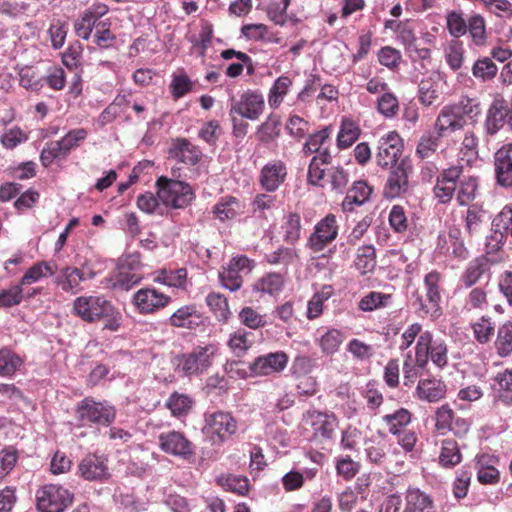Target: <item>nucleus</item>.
I'll return each instance as SVG.
<instances>
[{"mask_svg": "<svg viewBox=\"0 0 512 512\" xmlns=\"http://www.w3.org/2000/svg\"><path fill=\"white\" fill-rule=\"evenodd\" d=\"M443 84H446L445 75L439 71H434L423 78L418 85L419 102L426 107L439 103Z\"/></svg>", "mask_w": 512, "mask_h": 512, "instance_id": "19", "label": "nucleus"}, {"mask_svg": "<svg viewBox=\"0 0 512 512\" xmlns=\"http://www.w3.org/2000/svg\"><path fill=\"white\" fill-rule=\"evenodd\" d=\"M215 351L213 345L196 347L192 352L180 357L179 367L188 376L201 374L211 366Z\"/></svg>", "mask_w": 512, "mask_h": 512, "instance_id": "12", "label": "nucleus"}, {"mask_svg": "<svg viewBox=\"0 0 512 512\" xmlns=\"http://www.w3.org/2000/svg\"><path fill=\"white\" fill-rule=\"evenodd\" d=\"M280 117L270 114L266 121L263 122L256 132L257 139L264 144L274 141L280 135Z\"/></svg>", "mask_w": 512, "mask_h": 512, "instance_id": "48", "label": "nucleus"}, {"mask_svg": "<svg viewBox=\"0 0 512 512\" xmlns=\"http://www.w3.org/2000/svg\"><path fill=\"white\" fill-rule=\"evenodd\" d=\"M244 205L234 196H224L213 206L212 213L221 222L232 220L243 213Z\"/></svg>", "mask_w": 512, "mask_h": 512, "instance_id": "33", "label": "nucleus"}, {"mask_svg": "<svg viewBox=\"0 0 512 512\" xmlns=\"http://www.w3.org/2000/svg\"><path fill=\"white\" fill-rule=\"evenodd\" d=\"M467 31L474 45L484 47L487 44L486 25L482 16L474 15L470 17Z\"/></svg>", "mask_w": 512, "mask_h": 512, "instance_id": "58", "label": "nucleus"}, {"mask_svg": "<svg viewBox=\"0 0 512 512\" xmlns=\"http://www.w3.org/2000/svg\"><path fill=\"white\" fill-rule=\"evenodd\" d=\"M372 192L373 187L366 181L359 180L354 182L342 202V209L346 212L353 211L355 206L365 204L370 199Z\"/></svg>", "mask_w": 512, "mask_h": 512, "instance_id": "29", "label": "nucleus"}, {"mask_svg": "<svg viewBox=\"0 0 512 512\" xmlns=\"http://www.w3.org/2000/svg\"><path fill=\"white\" fill-rule=\"evenodd\" d=\"M292 86V80L290 77L282 75L278 77L268 94L269 106L273 109H277L284 100V97L288 94Z\"/></svg>", "mask_w": 512, "mask_h": 512, "instance_id": "46", "label": "nucleus"}, {"mask_svg": "<svg viewBox=\"0 0 512 512\" xmlns=\"http://www.w3.org/2000/svg\"><path fill=\"white\" fill-rule=\"evenodd\" d=\"M506 118H509L508 106L502 99L494 100L489 107L484 123L485 131L488 135H495L505 124Z\"/></svg>", "mask_w": 512, "mask_h": 512, "instance_id": "27", "label": "nucleus"}, {"mask_svg": "<svg viewBox=\"0 0 512 512\" xmlns=\"http://www.w3.org/2000/svg\"><path fill=\"white\" fill-rule=\"evenodd\" d=\"M459 443L454 438H445L440 443L438 464L444 469H452L462 462Z\"/></svg>", "mask_w": 512, "mask_h": 512, "instance_id": "31", "label": "nucleus"}, {"mask_svg": "<svg viewBox=\"0 0 512 512\" xmlns=\"http://www.w3.org/2000/svg\"><path fill=\"white\" fill-rule=\"evenodd\" d=\"M289 361V357L284 351L270 352L260 355L249 365L253 376H268L282 372Z\"/></svg>", "mask_w": 512, "mask_h": 512, "instance_id": "16", "label": "nucleus"}, {"mask_svg": "<svg viewBox=\"0 0 512 512\" xmlns=\"http://www.w3.org/2000/svg\"><path fill=\"white\" fill-rule=\"evenodd\" d=\"M361 129L358 123L350 118H343L337 135V147L347 149L360 137Z\"/></svg>", "mask_w": 512, "mask_h": 512, "instance_id": "38", "label": "nucleus"}, {"mask_svg": "<svg viewBox=\"0 0 512 512\" xmlns=\"http://www.w3.org/2000/svg\"><path fill=\"white\" fill-rule=\"evenodd\" d=\"M286 273L282 272H268L257 279L252 290L260 294H267L270 296L278 295L282 292L285 285Z\"/></svg>", "mask_w": 512, "mask_h": 512, "instance_id": "30", "label": "nucleus"}, {"mask_svg": "<svg viewBox=\"0 0 512 512\" xmlns=\"http://www.w3.org/2000/svg\"><path fill=\"white\" fill-rule=\"evenodd\" d=\"M155 185L162 204L173 209H183L195 198L192 187L184 181L160 176Z\"/></svg>", "mask_w": 512, "mask_h": 512, "instance_id": "3", "label": "nucleus"}, {"mask_svg": "<svg viewBox=\"0 0 512 512\" xmlns=\"http://www.w3.org/2000/svg\"><path fill=\"white\" fill-rule=\"evenodd\" d=\"M94 277L95 272L92 270L86 274L77 267L68 266L60 270L56 277V284L66 293L77 294L83 290L81 282Z\"/></svg>", "mask_w": 512, "mask_h": 512, "instance_id": "21", "label": "nucleus"}, {"mask_svg": "<svg viewBox=\"0 0 512 512\" xmlns=\"http://www.w3.org/2000/svg\"><path fill=\"white\" fill-rule=\"evenodd\" d=\"M231 101L230 115L236 113L249 120H257L265 108L264 98L258 91L248 90L239 100L232 97Z\"/></svg>", "mask_w": 512, "mask_h": 512, "instance_id": "15", "label": "nucleus"}, {"mask_svg": "<svg viewBox=\"0 0 512 512\" xmlns=\"http://www.w3.org/2000/svg\"><path fill=\"white\" fill-rule=\"evenodd\" d=\"M338 234L339 225L336 216L332 213L327 214L315 224L312 233L307 238L305 247L318 257H329L335 252V248L329 249L328 254H325L324 251L337 239Z\"/></svg>", "mask_w": 512, "mask_h": 512, "instance_id": "2", "label": "nucleus"}, {"mask_svg": "<svg viewBox=\"0 0 512 512\" xmlns=\"http://www.w3.org/2000/svg\"><path fill=\"white\" fill-rule=\"evenodd\" d=\"M68 156L60 140L46 143L40 154V161L44 167H49L57 159H64Z\"/></svg>", "mask_w": 512, "mask_h": 512, "instance_id": "63", "label": "nucleus"}, {"mask_svg": "<svg viewBox=\"0 0 512 512\" xmlns=\"http://www.w3.org/2000/svg\"><path fill=\"white\" fill-rule=\"evenodd\" d=\"M402 512H435L433 499L420 489L409 487L404 494Z\"/></svg>", "mask_w": 512, "mask_h": 512, "instance_id": "28", "label": "nucleus"}, {"mask_svg": "<svg viewBox=\"0 0 512 512\" xmlns=\"http://www.w3.org/2000/svg\"><path fill=\"white\" fill-rule=\"evenodd\" d=\"M413 306L416 314L422 319L429 318L430 320L435 321L443 315L441 302H430V300L427 299L426 294L423 296L417 293L415 295V300L413 301Z\"/></svg>", "mask_w": 512, "mask_h": 512, "instance_id": "39", "label": "nucleus"}, {"mask_svg": "<svg viewBox=\"0 0 512 512\" xmlns=\"http://www.w3.org/2000/svg\"><path fill=\"white\" fill-rule=\"evenodd\" d=\"M376 163L382 168L394 166L403 151V140L396 131L383 135L378 141Z\"/></svg>", "mask_w": 512, "mask_h": 512, "instance_id": "13", "label": "nucleus"}, {"mask_svg": "<svg viewBox=\"0 0 512 512\" xmlns=\"http://www.w3.org/2000/svg\"><path fill=\"white\" fill-rule=\"evenodd\" d=\"M172 302L170 295L159 291L153 286H146L137 290L132 296V304L139 314H155Z\"/></svg>", "mask_w": 512, "mask_h": 512, "instance_id": "8", "label": "nucleus"}, {"mask_svg": "<svg viewBox=\"0 0 512 512\" xmlns=\"http://www.w3.org/2000/svg\"><path fill=\"white\" fill-rule=\"evenodd\" d=\"M355 268L361 274L372 272L376 266V250L373 245H363L357 249Z\"/></svg>", "mask_w": 512, "mask_h": 512, "instance_id": "49", "label": "nucleus"}, {"mask_svg": "<svg viewBox=\"0 0 512 512\" xmlns=\"http://www.w3.org/2000/svg\"><path fill=\"white\" fill-rule=\"evenodd\" d=\"M442 275L436 270L427 273L424 277V289L427 299L430 302H441L442 300Z\"/></svg>", "mask_w": 512, "mask_h": 512, "instance_id": "59", "label": "nucleus"}, {"mask_svg": "<svg viewBox=\"0 0 512 512\" xmlns=\"http://www.w3.org/2000/svg\"><path fill=\"white\" fill-rule=\"evenodd\" d=\"M464 44L462 41L454 39L448 43L445 50V58L449 67L453 71L459 70L464 62Z\"/></svg>", "mask_w": 512, "mask_h": 512, "instance_id": "62", "label": "nucleus"}, {"mask_svg": "<svg viewBox=\"0 0 512 512\" xmlns=\"http://www.w3.org/2000/svg\"><path fill=\"white\" fill-rule=\"evenodd\" d=\"M169 324L177 328L195 329L203 324V316L196 305H185L170 316Z\"/></svg>", "mask_w": 512, "mask_h": 512, "instance_id": "26", "label": "nucleus"}, {"mask_svg": "<svg viewBox=\"0 0 512 512\" xmlns=\"http://www.w3.org/2000/svg\"><path fill=\"white\" fill-rule=\"evenodd\" d=\"M158 445L162 452L182 460H190L195 456L194 444L181 431L169 430L160 433Z\"/></svg>", "mask_w": 512, "mask_h": 512, "instance_id": "9", "label": "nucleus"}, {"mask_svg": "<svg viewBox=\"0 0 512 512\" xmlns=\"http://www.w3.org/2000/svg\"><path fill=\"white\" fill-rule=\"evenodd\" d=\"M298 257L296 250L290 247L279 246L276 250L264 255L265 261L270 265L288 267Z\"/></svg>", "mask_w": 512, "mask_h": 512, "instance_id": "52", "label": "nucleus"}, {"mask_svg": "<svg viewBox=\"0 0 512 512\" xmlns=\"http://www.w3.org/2000/svg\"><path fill=\"white\" fill-rule=\"evenodd\" d=\"M427 366L422 357L416 352L414 358L408 353L403 363V385L406 387L414 385L423 371L427 369Z\"/></svg>", "mask_w": 512, "mask_h": 512, "instance_id": "37", "label": "nucleus"}, {"mask_svg": "<svg viewBox=\"0 0 512 512\" xmlns=\"http://www.w3.org/2000/svg\"><path fill=\"white\" fill-rule=\"evenodd\" d=\"M412 414L405 408H400L392 414H387L383 417V421L388 427V431L395 435L406 430V427L410 424Z\"/></svg>", "mask_w": 512, "mask_h": 512, "instance_id": "51", "label": "nucleus"}, {"mask_svg": "<svg viewBox=\"0 0 512 512\" xmlns=\"http://www.w3.org/2000/svg\"><path fill=\"white\" fill-rule=\"evenodd\" d=\"M55 274V266L51 265V263L46 261H40L33 264L21 277L19 281V285L23 288L24 285L33 284L40 279L54 275Z\"/></svg>", "mask_w": 512, "mask_h": 512, "instance_id": "45", "label": "nucleus"}, {"mask_svg": "<svg viewBox=\"0 0 512 512\" xmlns=\"http://www.w3.org/2000/svg\"><path fill=\"white\" fill-rule=\"evenodd\" d=\"M331 132V127L327 126L315 133L310 134L303 145V154L305 156H310L314 153L319 154L323 150L322 146L329 139Z\"/></svg>", "mask_w": 512, "mask_h": 512, "instance_id": "56", "label": "nucleus"}, {"mask_svg": "<svg viewBox=\"0 0 512 512\" xmlns=\"http://www.w3.org/2000/svg\"><path fill=\"white\" fill-rule=\"evenodd\" d=\"M169 155L173 159L186 165L194 166L198 164L203 156L202 150L186 138H177L173 140Z\"/></svg>", "mask_w": 512, "mask_h": 512, "instance_id": "24", "label": "nucleus"}, {"mask_svg": "<svg viewBox=\"0 0 512 512\" xmlns=\"http://www.w3.org/2000/svg\"><path fill=\"white\" fill-rule=\"evenodd\" d=\"M489 306L487 291L481 287L473 288L465 298L464 310L482 312Z\"/></svg>", "mask_w": 512, "mask_h": 512, "instance_id": "60", "label": "nucleus"}, {"mask_svg": "<svg viewBox=\"0 0 512 512\" xmlns=\"http://www.w3.org/2000/svg\"><path fill=\"white\" fill-rule=\"evenodd\" d=\"M188 272L186 268L158 269L153 273V281L171 288L185 290L187 286Z\"/></svg>", "mask_w": 512, "mask_h": 512, "instance_id": "32", "label": "nucleus"}, {"mask_svg": "<svg viewBox=\"0 0 512 512\" xmlns=\"http://www.w3.org/2000/svg\"><path fill=\"white\" fill-rule=\"evenodd\" d=\"M447 386L444 381L433 376L420 379L415 389V397L428 403L438 402L446 397Z\"/></svg>", "mask_w": 512, "mask_h": 512, "instance_id": "25", "label": "nucleus"}, {"mask_svg": "<svg viewBox=\"0 0 512 512\" xmlns=\"http://www.w3.org/2000/svg\"><path fill=\"white\" fill-rule=\"evenodd\" d=\"M72 312L82 321H104V329L117 331L122 322L121 312L103 295L79 296L72 304Z\"/></svg>", "mask_w": 512, "mask_h": 512, "instance_id": "1", "label": "nucleus"}, {"mask_svg": "<svg viewBox=\"0 0 512 512\" xmlns=\"http://www.w3.org/2000/svg\"><path fill=\"white\" fill-rule=\"evenodd\" d=\"M303 421L313 429V436L321 439H332L338 420L334 413L308 410L303 415Z\"/></svg>", "mask_w": 512, "mask_h": 512, "instance_id": "17", "label": "nucleus"}, {"mask_svg": "<svg viewBox=\"0 0 512 512\" xmlns=\"http://www.w3.org/2000/svg\"><path fill=\"white\" fill-rule=\"evenodd\" d=\"M24 364V359L12 351L4 347L0 350V376H13Z\"/></svg>", "mask_w": 512, "mask_h": 512, "instance_id": "44", "label": "nucleus"}, {"mask_svg": "<svg viewBox=\"0 0 512 512\" xmlns=\"http://www.w3.org/2000/svg\"><path fill=\"white\" fill-rule=\"evenodd\" d=\"M344 340L345 335L341 330L331 328L318 339V345L323 355L331 356L339 351Z\"/></svg>", "mask_w": 512, "mask_h": 512, "instance_id": "42", "label": "nucleus"}, {"mask_svg": "<svg viewBox=\"0 0 512 512\" xmlns=\"http://www.w3.org/2000/svg\"><path fill=\"white\" fill-rule=\"evenodd\" d=\"M391 298V294L371 291L360 299L358 302V308L363 312H372L377 309L386 307Z\"/></svg>", "mask_w": 512, "mask_h": 512, "instance_id": "53", "label": "nucleus"}, {"mask_svg": "<svg viewBox=\"0 0 512 512\" xmlns=\"http://www.w3.org/2000/svg\"><path fill=\"white\" fill-rule=\"evenodd\" d=\"M489 270V260L480 256L469 262L468 266L460 277L461 283L466 287H472L480 281L482 276Z\"/></svg>", "mask_w": 512, "mask_h": 512, "instance_id": "34", "label": "nucleus"}, {"mask_svg": "<svg viewBox=\"0 0 512 512\" xmlns=\"http://www.w3.org/2000/svg\"><path fill=\"white\" fill-rule=\"evenodd\" d=\"M464 222L465 231L469 236L478 234L484 223V210L477 205H469Z\"/></svg>", "mask_w": 512, "mask_h": 512, "instance_id": "57", "label": "nucleus"}, {"mask_svg": "<svg viewBox=\"0 0 512 512\" xmlns=\"http://www.w3.org/2000/svg\"><path fill=\"white\" fill-rule=\"evenodd\" d=\"M470 328L474 339L482 345L489 343L495 334V323L488 315H482L474 322H471Z\"/></svg>", "mask_w": 512, "mask_h": 512, "instance_id": "40", "label": "nucleus"}, {"mask_svg": "<svg viewBox=\"0 0 512 512\" xmlns=\"http://www.w3.org/2000/svg\"><path fill=\"white\" fill-rule=\"evenodd\" d=\"M254 267V261L245 255L233 257L219 273L220 281L230 291H237L242 287L243 277L250 274Z\"/></svg>", "mask_w": 512, "mask_h": 512, "instance_id": "10", "label": "nucleus"}, {"mask_svg": "<svg viewBox=\"0 0 512 512\" xmlns=\"http://www.w3.org/2000/svg\"><path fill=\"white\" fill-rule=\"evenodd\" d=\"M283 239L288 244H295L301 238V216L297 212H289L282 225Z\"/></svg>", "mask_w": 512, "mask_h": 512, "instance_id": "50", "label": "nucleus"}, {"mask_svg": "<svg viewBox=\"0 0 512 512\" xmlns=\"http://www.w3.org/2000/svg\"><path fill=\"white\" fill-rule=\"evenodd\" d=\"M454 416L455 412L448 403H445L438 407L434 414L435 431L439 432L442 435L450 432Z\"/></svg>", "mask_w": 512, "mask_h": 512, "instance_id": "61", "label": "nucleus"}, {"mask_svg": "<svg viewBox=\"0 0 512 512\" xmlns=\"http://www.w3.org/2000/svg\"><path fill=\"white\" fill-rule=\"evenodd\" d=\"M76 414L82 426L94 424L107 427L116 418L114 406L107 402L95 401L92 397H85L78 403Z\"/></svg>", "mask_w": 512, "mask_h": 512, "instance_id": "6", "label": "nucleus"}, {"mask_svg": "<svg viewBox=\"0 0 512 512\" xmlns=\"http://www.w3.org/2000/svg\"><path fill=\"white\" fill-rule=\"evenodd\" d=\"M331 161L332 156L329 149L323 148V150L310 161L307 174L308 182L312 185H321V181L325 176L324 166L329 165Z\"/></svg>", "mask_w": 512, "mask_h": 512, "instance_id": "35", "label": "nucleus"}, {"mask_svg": "<svg viewBox=\"0 0 512 512\" xmlns=\"http://www.w3.org/2000/svg\"><path fill=\"white\" fill-rule=\"evenodd\" d=\"M253 342V334L244 328H239L230 334L227 345L235 355L240 356L246 353Z\"/></svg>", "mask_w": 512, "mask_h": 512, "instance_id": "47", "label": "nucleus"}, {"mask_svg": "<svg viewBox=\"0 0 512 512\" xmlns=\"http://www.w3.org/2000/svg\"><path fill=\"white\" fill-rule=\"evenodd\" d=\"M287 166L279 159L266 163L260 170L258 181L263 190L275 192L287 178Z\"/></svg>", "mask_w": 512, "mask_h": 512, "instance_id": "18", "label": "nucleus"}, {"mask_svg": "<svg viewBox=\"0 0 512 512\" xmlns=\"http://www.w3.org/2000/svg\"><path fill=\"white\" fill-rule=\"evenodd\" d=\"M479 179L475 176H466L459 179L456 188V201L459 206H468L478 193Z\"/></svg>", "mask_w": 512, "mask_h": 512, "instance_id": "36", "label": "nucleus"}, {"mask_svg": "<svg viewBox=\"0 0 512 512\" xmlns=\"http://www.w3.org/2000/svg\"><path fill=\"white\" fill-rule=\"evenodd\" d=\"M74 500V494L60 484H45L36 491L39 512H64Z\"/></svg>", "mask_w": 512, "mask_h": 512, "instance_id": "5", "label": "nucleus"}, {"mask_svg": "<svg viewBox=\"0 0 512 512\" xmlns=\"http://www.w3.org/2000/svg\"><path fill=\"white\" fill-rule=\"evenodd\" d=\"M415 352L428 365L429 360L440 369L448 364V345L443 338H434L432 332L426 330L417 339Z\"/></svg>", "mask_w": 512, "mask_h": 512, "instance_id": "7", "label": "nucleus"}, {"mask_svg": "<svg viewBox=\"0 0 512 512\" xmlns=\"http://www.w3.org/2000/svg\"><path fill=\"white\" fill-rule=\"evenodd\" d=\"M491 458L488 455H481L478 458L479 469L477 473L478 481L482 484H496L499 481V471L489 463Z\"/></svg>", "mask_w": 512, "mask_h": 512, "instance_id": "64", "label": "nucleus"}, {"mask_svg": "<svg viewBox=\"0 0 512 512\" xmlns=\"http://www.w3.org/2000/svg\"><path fill=\"white\" fill-rule=\"evenodd\" d=\"M465 119H462L456 108H453L451 104L442 107L438 113L435 122L434 130L442 137H446L451 133L463 129L465 126Z\"/></svg>", "mask_w": 512, "mask_h": 512, "instance_id": "22", "label": "nucleus"}, {"mask_svg": "<svg viewBox=\"0 0 512 512\" xmlns=\"http://www.w3.org/2000/svg\"><path fill=\"white\" fill-rule=\"evenodd\" d=\"M78 474L86 481L105 482L111 476L108 459L104 455L88 453L78 464Z\"/></svg>", "mask_w": 512, "mask_h": 512, "instance_id": "14", "label": "nucleus"}, {"mask_svg": "<svg viewBox=\"0 0 512 512\" xmlns=\"http://www.w3.org/2000/svg\"><path fill=\"white\" fill-rule=\"evenodd\" d=\"M409 190V173L403 163L390 171L383 194L387 199H395L403 196Z\"/></svg>", "mask_w": 512, "mask_h": 512, "instance_id": "23", "label": "nucleus"}, {"mask_svg": "<svg viewBox=\"0 0 512 512\" xmlns=\"http://www.w3.org/2000/svg\"><path fill=\"white\" fill-rule=\"evenodd\" d=\"M237 430V421L229 412L216 411L205 415L203 433L212 446H222Z\"/></svg>", "mask_w": 512, "mask_h": 512, "instance_id": "4", "label": "nucleus"}, {"mask_svg": "<svg viewBox=\"0 0 512 512\" xmlns=\"http://www.w3.org/2000/svg\"><path fill=\"white\" fill-rule=\"evenodd\" d=\"M442 138L435 130L424 132L418 141L415 151L416 156L420 159L431 157L436 153Z\"/></svg>", "mask_w": 512, "mask_h": 512, "instance_id": "43", "label": "nucleus"}, {"mask_svg": "<svg viewBox=\"0 0 512 512\" xmlns=\"http://www.w3.org/2000/svg\"><path fill=\"white\" fill-rule=\"evenodd\" d=\"M193 400L186 394L173 392L166 401V407L174 417L186 416L191 410Z\"/></svg>", "mask_w": 512, "mask_h": 512, "instance_id": "55", "label": "nucleus"}, {"mask_svg": "<svg viewBox=\"0 0 512 512\" xmlns=\"http://www.w3.org/2000/svg\"><path fill=\"white\" fill-rule=\"evenodd\" d=\"M462 174L463 165L461 164L452 165L439 173L433 187V194L440 204L451 202L456 193L457 182Z\"/></svg>", "mask_w": 512, "mask_h": 512, "instance_id": "11", "label": "nucleus"}, {"mask_svg": "<svg viewBox=\"0 0 512 512\" xmlns=\"http://www.w3.org/2000/svg\"><path fill=\"white\" fill-rule=\"evenodd\" d=\"M496 353L501 358L512 355V322L507 321L499 326L494 342Z\"/></svg>", "mask_w": 512, "mask_h": 512, "instance_id": "41", "label": "nucleus"}, {"mask_svg": "<svg viewBox=\"0 0 512 512\" xmlns=\"http://www.w3.org/2000/svg\"><path fill=\"white\" fill-rule=\"evenodd\" d=\"M472 75L483 82L491 81L498 73V67L489 57L477 59L472 66Z\"/></svg>", "mask_w": 512, "mask_h": 512, "instance_id": "54", "label": "nucleus"}, {"mask_svg": "<svg viewBox=\"0 0 512 512\" xmlns=\"http://www.w3.org/2000/svg\"><path fill=\"white\" fill-rule=\"evenodd\" d=\"M496 183L503 188H512V143L504 144L494 155Z\"/></svg>", "mask_w": 512, "mask_h": 512, "instance_id": "20", "label": "nucleus"}]
</instances>
